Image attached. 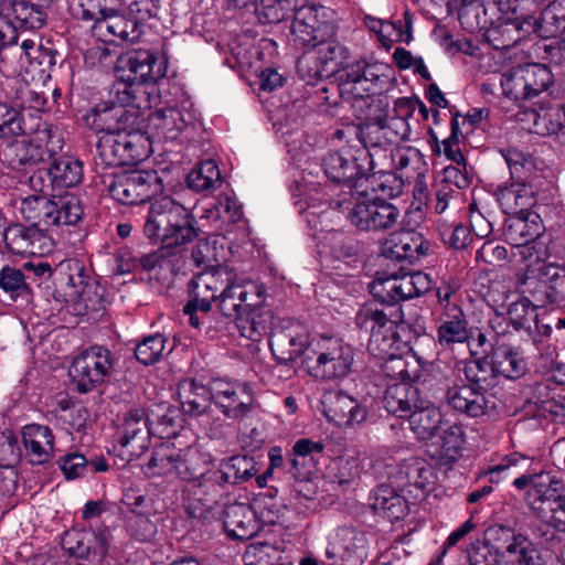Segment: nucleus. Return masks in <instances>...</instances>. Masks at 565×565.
<instances>
[{"label":"nucleus","instance_id":"1","mask_svg":"<svg viewBox=\"0 0 565 565\" xmlns=\"http://www.w3.org/2000/svg\"><path fill=\"white\" fill-rule=\"evenodd\" d=\"M190 295L202 301L201 330L211 338L222 330L221 322L214 324L210 315L212 301L217 302L225 318L239 317L247 309L262 302V289L254 280L239 279L228 267H218L195 275L189 284Z\"/></svg>","mask_w":565,"mask_h":565},{"label":"nucleus","instance_id":"2","mask_svg":"<svg viewBox=\"0 0 565 565\" xmlns=\"http://www.w3.org/2000/svg\"><path fill=\"white\" fill-rule=\"evenodd\" d=\"M193 213L170 196L153 201L143 225L145 236L160 243L157 249L172 267L182 270L186 263L185 246L199 236Z\"/></svg>","mask_w":565,"mask_h":565},{"label":"nucleus","instance_id":"3","mask_svg":"<svg viewBox=\"0 0 565 565\" xmlns=\"http://www.w3.org/2000/svg\"><path fill=\"white\" fill-rule=\"evenodd\" d=\"M333 189L323 186L324 202L335 210L349 209V220L360 231L384 232L394 228L401 218V211L393 203L379 198L376 183L364 185L361 181L355 191L343 192L341 199H334Z\"/></svg>","mask_w":565,"mask_h":565},{"label":"nucleus","instance_id":"4","mask_svg":"<svg viewBox=\"0 0 565 565\" xmlns=\"http://www.w3.org/2000/svg\"><path fill=\"white\" fill-rule=\"evenodd\" d=\"M354 350L342 339L320 335L311 340L307 367L311 375L323 380L347 377L353 369Z\"/></svg>","mask_w":565,"mask_h":565},{"label":"nucleus","instance_id":"5","mask_svg":"<svg viewBox=\"0 0 565 565\" xmlns=\"http://www.w3.org/2000/svg\"><path fill=\"white\" fill-rule=\"evenodd\" d=\"M562 488L557 477L540 472L533 475L532 488L525 494L533 513L557 531H565V495Z\"/></svg>","mask_w":565,"mask_h":565},{"label":"nucleus","instance_id":"6","mask_svg":"<svg viewBox=\"0 0 565 565\" xmlns=\"http://www.w3.org/2000/svg\"><path fill=\"white\" fill-rule=\"evenodd\" d=\"M199 462L190 466V478H183L188 482L186 510L194 519L207 520L217 500L222 497L226 483L218 469L200 468Z\"/></svg>","mask_w":565,"mask_h":565},{"label":"nucleus","instance_id":"7","mask_svg":"<svg viewBox=\"0 0 565 565\" xmlns=\"http://www.w3.org/2000/svg\"><path fill=\"white\" fill-rule=\"evenodd\" d=\"M127 89L117 92L116 103L97 105L86 114V126L104 135L134 129L139 124L140 105L134 100V92Z\"/></svg>","mask_w":565,"mask_h":565},{"label":"nucleus","instance_id":"8","mask_svg":"<svg viewBox=\"0 0 565 565\" xmlns=\"http://www.w3.org/2000/svg\"><path fill=\"white\" fill-rule=\"evenodd\" d=\"M391 67L382 62L360 58L345 65L339 75V89L343 99H362L382 89L390 81Z\"/></svg>","mask_w":565,"mask_h":565},{"label":"nucleus","instance_id":"9","mask_svg":"<svg viewBox=\"0 0 565 565\" xmlns=\"http://www.w3.org/2000/svg\"><path fill=\"white\" fill-rule=\"evenodd\" d=\"M390 160L395 173H386L379 179L375 177L376 186L383 195L398 196L405 183L426 177L428 172V164L423 153L413 147L391 151Z\"/></svg>","mask_w":565,"mask_h":565},{"label":"nucleus","instance_id":"10","mask_svg":"<svg viewBox=\"0 0 565 565\" xmlns=\"http://www.w3.org/2000/svg\"><path fill=\"white\" fill-rule=\"evenodd\" d=\"M107 190L122 204H138L161 193L163 184L157 171H131L114 174Z\"/></svg>","mask_w":565,"mask_h":565},{"label":"nucleus","instance_id":"11","mask_svg":"<svg viewBox=\"0 0 565 565\" xmlns=\"http://www.w3.org/2000/svg\"><path fill=\"white\" fill-rule=\"evenodd\" d=\"M162 63L158 62L156 55L147 50H140L126 54L119 58L117 74L120 83L118 90L134 92V100L142 93V84L156 82L163 76Z\"/></svg>","mask_w":565,"mask_h":565},{"label":"nucleus","instance_id":"12","mask_svg":"<svg viewBox=\"0 0 565 565\" xmlns=\"http://www.w3.org/2000/svg\"><path fill=\"white\" fill-rule=\"evenodd\" d=\"M356 326L370 333L367 349L372 355L392 354L395 323L376 301L363 305L355 316Z\"/></svg>","mask_w":565,"mask_h":565},{"label":"nucleus","instance_id":"13","mask_svg":"<svg viewBox=\"0 0 565 565\" xmlns=\"http://www.w3.org/2000/svg\"><path fill=\"white\" fill-rule=\"evenodd\" d=\"M111 366L110 351L104 347L94 345L74 359L70 367V376L79 393H87L104 382Z\"/></svg>","mask_w":565,"mask_h":565},{"label":"nucleus","instance_id":"14","mask_svg":"<svg viewBox=\"0 0 565 565\" xmlns=\"http://www.w3.org/2000/svg\"><path fill=\"white\" fill-rule=\"evenodd\" d=\"M334 35V26L327 18L324 7H301L294 17L291 36L296 45L305 49L317 46V41H323Z\"/></svg>","mask_w":565,"mask_h":565},{"label":"nucleus","instance_id":"15","mask_svg":"<svg viewBox=\"0 0 565 565\" xmlns=\"http://www.w3.org/2000/svg\"><path fill=\"white\" fill-rule=\"evenodd\" d=\"M62 267L67 270L65 296L87 311L103 308L104 288L86 275L84 265L77 259H71L64 262Z\"/></svg>","mask_w":565,"mask_h":565},{"label":"nucleus","instance_id":"16","mask_svg":"<svg viewBox=\"0 0 565 565\" xmlns=\"http://www.w3.org/2000/svg\"><path fill=\"white\" fill-rule=\"evenodd\" d=\"M322 169L329 180L348 188L347 192L355 191L361 181H364V185L375 183V175L364 179L365 168L350 149L328 152L322 160ZM343 192L337 199H341Z\"/></svg>","mask_w":565,"mask_h":565},{"label":"nucleus","instance_id":"17","mask_svg":"<svg viewBox=\"0 0 565 565\" xmlns=\"http://www.w3.org/2000/svg\"><path fill=\"white\" fill-rule=\"evenodd\" d=\"M211 386L212 399L226 417L239 419L254 408V393L247 383L216 379Z\"/></svg>","mask_w":565,"mask_h":565},{"label":"nucleus","instance_id":"18","mask_svg":"<svg viewBox=\"0 0 565 565\" xmlns=\"http://www.w3.org/2000/svg\"><path fill=\"white\" fill-rule=\"evenodd\" d=\"M202 461L201 454L195 449H178L171 443H161L157 446L148 462V470L152 476L174 472L181 479L190 478V466Z\"/></svg>","mask_w":565,"mask_h":565},{"label":"nucleus","instance_id":"19","mask_svg":"<svg viewBox=\"0 0 565 565\" xmlns=\"http://www.w3.org/2000/svg\"><path fill=\"white\" fill-rule=\"evenodd\" d=\"M321 405L327 419L341 428L362 424L369 414L365 406L342 391L326 392Z\"/></svg>","mask_w":565,"mask_h":565},{"label":"nucleus","instance_id":"20","mask_svg":"<svg viewBox=\"0 0 565 565\" xmlns=\"http://www.w3.org/2000/svg\"><path fill=\"white\" fill-rule=\"evenodd\" d=\"M311 340L306 328L297 322H290L287 327L276 329L270 337V350L280 363L294 362L303 356L307 364V352Z\"/></svg>","mask_w":565,"mask_h":565},{"label":"nucleus","instance_id":"21","mask_svg":"<svg viewBox=\"0 0 565 565\" xmlns=\"http://www.w3.org/2000/svg\"><path fill=\"white\" fill-rule=\"evenodd\" d=\"M445 399L454 411L472 418L489 415L497 408L494 396L484 394L469 384L448 387Z\"/></svg>","mask_w":565,"mask_h":565},{"label":"nucleus","instance_id":"22","mask_svg":"<svg viewBox=\"0 0 565 565\" xmlns=\"http://www.w3.org/2000/svg\"><path fill=\"white\" fill-rule=\"evenodd\" d=\"M436 343L445 350H452L457 344L468 343L471 330L460 306H449L444 312H435Z\"/></svg>","mask_w":565,"mask_h":565},{"label":"nucleus","instance_id":"23","mask_svg":"<svg viewBox=\"0 0 565 565\" xmlns=\"http://www.w3.org/2000/svg\"><path fill=\"white\" fill-rule=\"evenodd\" d=\"M429 242L418 232L393 233L382 244V255L393 262L415 263L429 252Z\"/></svg>","mask_w":565,"mask_h":565},{"label":"nucleus","instance_id":"24","mask_svg":"<svg viewBox=\"0 0 565 565\" xmlns=\"http://www.w3.org/2000/svg\"><path fill=\"white\" fill-rule=\"evenodd\" d=\"M46 231L31 225L28 227L15 225L4 233V242L8 248L17 255H43L51 252L53 242Z\"/></svg>","mask_w":565,"mask_h":565},{"label":"nucleus","instance_id":"25","mask_svg":"<svg viewBox=\"0 0 565 565\" xmlns=\"http://www.w3.org/2000/svg\"><path fill=\"white\" fill-rule=\"evenodd\" d=\"M311 49L312 51L305 54L298 61V68L300 71L307 68L309 77H323L329 63L340 64L349 58V50L339 42L331 40V38L317 41V46Z\"/></svg>","mask_w":565,"mask_h":565},{"label":"nucleus","instance_id":"26","mask_svg":"<svg viewBox=\"0 0 565 565\" xmlns=\"http://www.w3.org/2000/svg\"><path fill=\"white\" fill-rule=\"evenodd\" d=\"M536 189L532 181L513 180V182L495 192V198L503 213L511 215L533 214L530 212L536 204Z\"/></svg>","mask_w":565,"mask_h":565},{"label":"nucleus","instance_id":"27","mask_svg":"<svg viewBox=\"0 0 565 565\" xmlns=\"http://www.w3.org/2000/svg\"><path fill=\"white\" fill-rule=\"evenodd\" d=\"M116 273L125 275L132 273L139 268L146 271H158L166 278L179 273L180 270L170 265V262L164 258L157 250L137 256L134 250L129 248H121L115 256Z\"/></svg>","mask_w":565,"mask_h":565},{"label":"nucleus","instance_id":"28","mask_svg":"<svg viewBox=\"0 0 565 565\" xmlns=\"http://www.w3.org/2000/svg\"><path fill=\"white\" fill-rule=\"evenodd\" d=\"M533 32L536 33V19L526 15L493 25L487 31V40L494 50H508Z\"/></svg>","mask_w":565,"mask_h":565},{"label":"nucleus","instance_id":"29","mask_svg":"<svg viewBox=\"0 0 565 565\" xmlns=\"http://www.w3.org/2000/svg\"><path fill=\"white\" fill-rule=\"evenodd\" d=\"M194 121V116L184 108L167 107L154 111L149 118L153 136L162 140H175Z\"/></svg>","mask_w":565,"mask_h":565},{"label":"nucleus","instance_id":"30","mask_svg":"<svg viewBox=\"0 0 565 565\" xmlns=\"http://www.w3.org/2000/svg\"><path fill=\"white\" fill-rule=\"evenodd\" d=\"M223 526L230 537L249 540L260 530L256 512L247 503L235 502L223 511Z\"/></svg>","mask_w":565,"mask_h":565},{"label":"nucleus","instance_id":"31","mask_svg":"<svg viewBox=\"0 0 565 565\" xmlns=\"http://www.w3.org/2000/svg\"><path fill=\"white\" fill-rule=\"evenodd\" d=\"M93 33L104 42L120 40L135 43L139 40L142 31L138 25V21L118 14L116 9L115 12H110V14L106 17V20L98 22V24L93 28Z\"/></svg>","mask_w":565,"mask_h":565},{"label":"nucleus","instance_id":"32","mask_svg":"<svg viewBox=\"0 0 565 565\" xmlns=\"http://www.w3.org/2000/svg\"><path fill=\"white\" fill-rule=\"evenodd\" d=\"M423 399L418 387L402 381L387 386L383 404L388 413L408 418Z\"/></svg>","mask_w":565,"mask_h":565},{"label":"nucleus","instance_id":"33","mask_svg":"<svg viewBox=\"0 0 565 565\" xmlns=\"http://www.w3.org/2000/svg\"><path fill=\"white\" fill-rule=\"evenodd\" d=\"M22 441L26 456L33 463H44L53 455L54 437L47 426L30 424L22 429Z\"/></svg>","mask_w":565,"mask_h":565},{"label":"nucleus","instance_id":"34","mask_svg":"<svg viewBox=\"0 0 565 565\" xmlns=\"http://www.w3.org/2000/svg\"><path fill=\"white\" fill-rule=\"evenodd\" d=\"M494 540L500 548H504L509 554L510 562L516 565H532L536 550L533 543L524 535L515 533L509 527L499 526L493 529Z\"/></svg>","mask_w":565,"mask_h":565},{"label":"nucleus","instance_id":"35","mask_svg":"<svg viewBox=\"0 0 565 565\" xmlns=\"http://www.w3.org/2000/svg\"><path fill=\"white\" fill-rule=\"evenodd\" d=\"M178 398L184 414L199 417L210 408L212 386L206 387L193 380L182 381L178 386Z\"/></svg>","mask_w":565,"mask_h":565},{"label":"nucleus","instance_id":"36","mask_svg":"<svg viewBox=\"0 0 565 565\" xmlns=\"http://www.w3.org/2000/svg\"><path fill=\"white\" fill-rule=\"evenodd\" d=\"M55 196L47 194H33L22 198L19 204V212L23 220L31 225L47 231L53 227V212L55 211Z\"/></svg>","mask_w":565,"mask_h":565},{"label":"nucleus","instance_id":"37","mask_svg":"<svg viewBox=\"0 0 565 565\" xmlns=\"http://www.w3.org/2000/svg\"><path fill=\"white\" fill-rule=\"evenodd\" d=\"M408 419L411 429L420 440L433 439L444 425L439 408L425 398L408 416Z\"/></svg>","mask_w":565,"mask_h":565},{"label":"nucleus","instance_id":"38","mask_svg":"<svg viewBox=\"0 0 565 565\" xmlns=\"http://www.w3.org/2000/svg\"><path fill=\"white\" fill-rule=\"evenodd\" d=\"M262 289V302L254 308H249L239 317H232L237 321L242 335L253 341H259L266 333L270 323V316L267 312H260L266 299V289L264 285L255 281Z\"/></svg>","mask_w":565,"mask_h":565},{"label":"nucleus","instance_id":"39","mask_svg":"<svg viewBox=\"0 0 565 565\" xmlns=\"http://www.w3.org/2000/svg\"><path fill=\"white\" fill-rule=\"evenodd\" d=\"M492 365L498 379L515 380L526 371V363L521 352L510 345H500L492 353Z\"/></svg>","mask_w":565,"mask_h":565},{"label":"nucleus","instance_id":"40","mask_svg":"<svg viewBox=\"0 0 565 565\" xmlns=\"http://www.w3.org/2000/svg\"><path fill=\"white\" fill-rule=\"evenodd\" d=\"M364 23L386 49H390L395 42L408 44L412 41L411 24L408 22H405V25H403L401 22L396 23L366 15Z\"/></svg>","mask_w":565,"mask_h":565},{"label":"nucleus","instance_id":"41","mask_svg":"<svg viewBox=\"0 0 565 565\" xmlns=\"http://www.w3.org/2000/svg\"><path fill=\"white\" fill-rule=\"evenodd\" d=\"M540 216L534 214L518 215L511 218L504 230L505 241L513 247L536 239L541 234Z\"/></svg>","mask_w":565,"mask_h":565},{"label":"nucleus","instance_id":"42","mask_svg":"<svg viewBox=\"0 0 565 565\" xmlns=\"http://www.w3.org/2000/svg\"><path fill=\"white\" fill-rule=\"evenodd\" d=\"M4 157L12 169L19 170L25 166H33L50 160L33 139L22 140L10 145Z\"/></svg>","mask_w":565,"mask_h":565},{"label":"nucleus","instance_id":"43","mask_svg":"<svg viewBox=\"0 0 565 565\" xmlns=\"http://www.w3.org/2000/svg\"><path fill=\"white\" fill-rule=\"evenodd\" d=\"M6 96L11 105L20 109L42 110L46 99L44 96L33 90L28 83L20 78H13L6 87Z\"/></svg>","mask_w":565,"mask_h":565},{"label":"nucleus","instance_id":"44","mask_svg":"<svg viewBox=\"0 0 565 565\" xmlns=\"http://www.w3.org/2000/svg\"><path fill=\"white\" fill-rule=\"evenodd\" d=\"M125 130L99 137L95 161L104 167H120L124 163Z\"/></svg>","mask_w":565,"mask_h":565},{"label":"nucleus","instance_id":"45","mask_svg":"<svg viewBox=\"0 0 565 565\" xmlns=\"http://www.w3.org/2000/svg\"><path fill=\"white\" fill-rule=\"evenodd\" d=\"M507 316L516 331H523L529 337H533L534 330L540 329L536 307L527 298H521L510 303Z\"/></svg>","mask_w":565,"mask_h":565},{"label":"nucleus","instance_id":"46","mask_svg":"<svg viewBox=\"0 0 565 565\" xmlns=\"http://www.w3.org/2000/svg\"><path fill=\"white\" fill-rule=\"evenodd\" d=\"M13 55H19L20 68L28 66H52L55 64L54 53L43 47L35 38L23 39L19 47H11Z\"/></svg>","mask_w":565,"mask_h":565},{"label":"nucleus","instance_id":"47","mask_svg":"<svg viewBox=\"0 0 565 565\" xmlns=\"http://www.w3.org/2000/svg\"><path fill=\"white\" fill-rule=\"evenodd\" d=\"M565 32V0L552 1L536 20V33L544 39Z\"/></svg>","mask_w":565,"mask_h":565},{"label":"nucleus","instance_id":"48","mask_svg":"<svg viewBox=\"0 0 565 565\" xmlns=\"http://www.w3.org/2000/svg\"><path fill=\"white\" fill-rule=\"evenodd\" d=\"M50 170L56 190L75 186L83 179L82 162L73 157L63 156L55 159Z\"/></svg>","mask_w":565,"mask_h":565},{"label":"nucleus","instance_id":"49","mask_svg":"<svg viewBox=\"0 0 565 565\" xmlns=\"http://www.w3.org/2000/svg\"><path fill=\"white\" fill-rule=\"evenodd\" d=\"M373 509L377 514L395 521L405 515L407 503L394 489L382 486L375 492Z\"/></svg>","mask_w":565,"mask_h":565},{"label":"nucleus","instance_id":"50","mask_svg":"<svg viewBox=\"0 0 565 565\" xmlns=\"http://www.w3.org/2000/svg\"><path fill=\"white\" fill-rule=\"evenodd\" d=\"M221 183V171L212 159L201 161L188 175L189 188L196 192L214 191Z\"/></svg>","mask_w":565,"mask_h":565},{"label":"nucleus","instance_id":"51","mask_svg":"<svg viewBox=\"0 0 565 565\" xmlns=\"http://www.w3.org/2000/svg\"><path fill=\"white\" fill-rule=\"evenodd\" d=\"M55 211L53 212V226L76 225L84 214L81 200L71 193L55 196Z\"/></svg>","mask_w":565,"mask_h":565},{"label":"nucleus","instance_id":"52","mask_svg":"<svg viewBox=\"0 0 565 565\" xmlns=\"http://www.w3.org/2000/svg\"><path fill=\"white\" fill-rule=\"evenodd\" d=\"M363 543V536L355 529L350 526L338 527L329 535L327 553L344 556L362 547Z\"/></svg>","mask_w":565,"mask_h":565},{"label":"nucleus","instance_id":"53","mask_svg":"<svg viewBox=\"0 0 565 565\" xmlns=\"http://www.w3.org/2000/svg\"><path fill=\"white\" fill-rule=\"evenodd\" d=\"M534 129L540 135H557L565 127V111L561 105L541 107L532 111Z\"/></svg>","mask_w":565,"mask_h":565},{"label":"nucleus","instance_id":"54","mask_svg":"<svg viewBox=\"0 0 565 565\" xmlns=\"http://www.w3.org/2000/svg\"><path fill=\"white\" fill-rule=\"evenodd\" d=\"M465 376L470 384L480 388L492 387L498 384V375L492 365V356H481L465 364Z\"/></svg>","mask_w":565,"mask_h":565},{"label":"nucleus","instance_id":"55","mask_svg":"<svg viewBox=\"0 0 565 565\" xmlns=\"http://www.w3.org/2000/svg\"><path fill=\"white\" fill-rule=\"evenodd\" d=\"M119 0H77L74 14L77 19L92 22V29L98 22L106 20L110 12L118 8Z\"/></svg>","mask_w":565,"mask_h":565},{"label":"nucleus","instance_id":"56","mask_svg":"<svg viewBox=\"0 0 565 565\" xmlns=\"http://www.w3.org/2000/svg\"><path fill=\"white\" fill-rule=\"evenodd\" d=\"M288 465V473L298 481L301 487L300 489H296V491L305 498H311L315 490L308 482L315 472L317 458L301 457L291 452Z\"/></svg>","mask_w":565,"mask_h":565},{"label":"nucleus","instance_id":"57","mask_svg":"<svg viewBox=\"0 0 565 565\" xmlns=\"http://www.w3.org/2000/svg\"><path fill=\"white\" fill-rule=\"evenodd\" d=\"M399 475L401 479H405V487L420 490H425L434 479L433 467L422 459H412L404 463Z\"/></svg>","mask_w":565,"mask_h":565},{"label":"nucleus","instance_id":"58","mask_svg":"<svg viewBox=\"0 0 565 565\" xmlns=\"http://www.w3.org/2000/svg\"><path fill=\"white\" fill-rule=\"evenodd\" d=\"M547 303L565 301V267L547 264L542 269Z\"/></svg>","mask_w":565,"mask_h":565},{"label":"nucleus","instance_id":"59","mask_svg":"<svg viewBox=\"0 0 565 565\" xmlns=\"http://www.w3.org/2000/svg\"><path fill=\"white\" fill-rule=\"evenodd\" d=\"M524 76L527 100L546 92L553 84V74L551 70L543 64H525Z\"/></svg>","mask_w":565,"mask_h":565},{"label":"nucleus","instance_id":"60","mask_svg":"<svg viewBox=\"0 0 565 565\" xmlns=\"http://www.w3.org/2000/svg\"><path fill=\"white\" fill-rule=\"evenodd\" d=\"M221 471L225 483H239L249 480L255 473L254 459L248 456H233L222 468Z\"/></svg>","mask_w":565,"mask_h":565},{"label":"nucleus","instance_id":"61","mask_svg":"<svg viewBox=\"0 0 565 565\" xmlns=\"http://www.w3.org/2000/svg\"><path fill=\"white\" fill-rule=\"evenodd\" d=\"M440 430V454L448 460H456L465 445L463 428L459 424L445 423Z\"/></svg>","mask_w":565,"mask_h":565},{"label":"nucleus","instance_id":"62","mask_svg":"<svg viewBox=\"0 0 565 565\" xmlns=\"http://www.w3.org/2000/svg\"><path fill=\"white\" fill-rule=\"evenodd\" d=\"M125 166H135L147 159L150 153V142L142 134L134 129L125 130Z\"/></svg>","mask_w":565,"mask_h":565},{"label":"nucleus","instance_id":"63","mask_svg":"<svg viewBox=\"0 0 565 565\" xmlns=\"http://www.w3.org/2000/svg\"><path fill=\"white\" fill-rule=\"evenodd\" d=\"M11 9L12 17L20 28L35 30L44 24L45 13L33 3L24 0H14Z\"/></svg>","mask_w":565,"mask_h":565},{"label":"nucleus","instance_id":"64","mask_svg":"<svg viewBox=\"0 0 565 565\" xmlns=\"http://www.w3.org/2000/svg\"><path fill=\"white\" fill-rule=\"evenodd\" d=\"M166 351L167 339L162 334L156 333L146 337L137 344L135 355L140 363L151 365L160 361L166 354Z\"/></svg>","mask_w":565,"mask_h":565}]
</instances>
